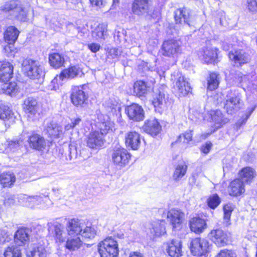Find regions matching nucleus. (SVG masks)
Masks as SVG:
<instances>
[{
  "label": "nucleus",
  "mask_w": 257,
  "mask_h": 257,
  "mask_svg": "<svg viewBox=\"0 0 257 257\" xmlns=\"http://www.w3.org/2000/svg\"><path fill=\"white\" fill-rule=\"evenodd\" d=\"M147 232L151 238L159 237L165 234L166 233L165 221L160 220L152 222Z\"/></svg>",
  "instance_id": "nucleus-15"
},
{
  "label": "nucleus",
  "mask_w": 257,
  "mask_h": 257,
  "mask_svg": "<svg viewBox=\"0 0 257 257\" xmlns=\"http://www.w3.org/2000/svg\"><path fill=\"white\" fill-rule=\"evenodd\" d=\"M148 92V87L144 81H137L134 84V92L138 97L145 96Z\"/></svg>",
  "instance_id": "nucleus-42"
},
{
  "label": "nucleus",
  "mask_w": 257,
  "mask_h": 257,
  "mask_svg": "<svg viewBox=\"0 0 257 257\" xmlns=\"http://www.w3.org/2000/svg\"><path fill=\"white\" fill-rule=\"evenodd\" d=\"M7 82H3L4 83L2 84L0 93L11 96L15 95L19 91V87L17 86V84L15 82L9 83Z\"/></svg>",
  "instance_id": "nucleus-37"
},
{
  "label": "nucleus",
  "mask_w": 257,
  "mask_h": 257,
  "mask_svg": "<svg viewBox=\"0 0 257 257\" xmlns=\"http://www.w3.org/2000/svg\"><path fill=\"white\" fill-rule=\"evenodd\" d=\"M215 257H236V254L232 250L223 249H221Z\"/></svg>",
  "instance_id": "nucleus-56"
},
{
  "label": "nucleus",
  "mask_w": 257,
  "mask_h": 257,
  "mask_svg": "<svg viewBox=\"0 0 257 257\" xmlns=\"http://www.w3.org/2000/svg\"><path fill=\"white\" fill-rule=\"evenodd\" d=\"M152 103L155 108H158L161 110H165L170 105V102L169 100L168 96H166L164 93L160 92L159 94H156L154 96Z\"/></svg>",
  "instance_id": "nucleus-26"
},
{
  "label": "nucleus",
  "mask_w": 257,
  "mask_h": 257,
  "mask_svg": "<svg viewBox=\"0 0 257 257\" xmlns=\"http://www.w3.org/2000/svg\"><path fill=\"white\" fill-rule=\"evenodd\" d=\"M13 74V66L9 62L3 63L0 67V80L2 82H8Z\"/></svg>",
  "instance_id": "nucleus-28"
},
{
  "label": "nucleus",
  "mask_w": 257,
  "mask_h": 257,
  "mask_svg": "<svg viewBox=\"0 0 257 257\" xmlns=\"http://www.w3.org/2000/svg\"><path fill=\"white\" fill-rule=\"evenodd\" d=\"M100 257H116L118 254V244L111 237H107L98 244Z\"/></svg>",
  "instance_id": "nucleus-3"
},
{
  "label": "nucleus",
  "mask_w": 257,
  "mask_h": 257,
  "mask_svg": "<svg viewBox=\"0 0 257 257\" xmlns=\"http://www.w3.org/2000/svg\"><path fill=\"white\" fill-rule=\"evenodd\" d=\"M107 25L105 24H99L92 31V37L97 40H104L107 31Z\"/></svg>",
  "instance_id": "nucleus-44"
},
{
  "label": "nucleus",
  "mask_w": 257,
  "mask_h": 257,
  "mask_svg": "<svg viewBox=\"0 0 257 257\" xmlns=\"http://www.w3.org/2000/svg\"><path fill=\"white\" fill-rule=\"evenodd\" d=\"M48 58L50 65L56 69L63 67L65 62L64 55L58 53L50 54Z\"/></svg>",
  "instance_id": "nucleus-30"
},
{
  "label": "nucleus",
  "mask_w": 257,
  "mask_h": 257,
  "mask_svg": "<svg viewBox=\"0 0 257 257\" xmlns=\"http://www.w3.org/2000/svg\"><path fill=\"white\" fill-rule=\"evenodd\" d=\"M47 225L49 233L53 236L56 242L62 243L65 241L68 234L62 224L48 223Z\"/></svg>",
  "instance_id": "nucleus-9"
},
{
  "label": "nucleus",
  "mask_w": 257,
  "mask_h": 257,
  "mask_svg": "<svg viewBox=\"0 0 257 257\" xmlns=\"http://www.w3.org/2000/svg\"><path fill=\"white\" fill-rule=\"evenodd\" d=\"M192 131H189L186 132L184 134L180 135L177 139V142H182L183 143H188L192 140Z\"/></svg>",
  "instance_id": "nucleus-55"
},
{
  "label": "nucleus",
  "mask_w": 257,
  "mask_h": 257,
  "mask_svg": "<svg viewBox=\"0 0 257 257\" xmlns=\"http://www.w3.org/2000/svg\"><path fill=\"white\" fill-rule=\"evenodd\" d=\"M242 106L241 96L240 93H237L234 96H232L227 99L224 104V108L228 114H233L238 111Z\"/></svg>",
  "instance_id": "nucleus-11"
},
{
  "label": "nucleus",
  "mask_w": 257,
  "mask_h": 257,
  "mask_svg": "<svg viewBox=\"0 0 257 257\" xmlns=\"http://www.w3.org/2000/svg\"><path fill=\"white\" fill-rule=\"evenodd\" d=\"M129 118L136 121L143 120L144 118V111L142 106L136 103L127 106L125 109Z\"/></svg>",
  "instance_id": "nucleus-14"
},
{
  "label": "nucleus",
  "mask_w": 257,
  "mask_h": 257,
  "mask_svg": "<svg viewBox=\"0 0 257 257\" xmlns=\"http://www.w3.org/2000/svg\"><path fill=\"white\" fill-rule=\"evenodd\" d=\"M131 157L127 151L120 146L115 147L111 154L112 162L120 168L128 164Z\"/></svg>",
  "instance_id": "nucleus-7"
},
{
  "label": "nucleus",
  "mask_w": 257,
  "mask_h": 257,
  "mask_svg": "<svg viewBox=\"0 0 257 257\" xmlns=\"http://www.w3.org/2000/svg\"><path fill=\"white\" fill-rule=\"evenodd\" d=\"M96 127L97 130L96 131H98L99 134L102 135V136L104 137L110 131H112L114 123L109 119L107 116H106L105 118L96 123Z\"/></svg>",
  "instance_id": "nucleus-27"
},
{
  "label": "nucleus",
  "mask_w": 257,
  "mask_h": 257,
  "mask_svg": "<svg viewBox=\"0 0 257 257\" xmlns=\"http://www.w3.org/2000/svg\"><path fill=\"white\" fill-rule=\"evenodd\" d=\"M228 56L232 65L237 68L242 67L250 60L249 54L243 49L232 50L229 52Z\"/></svg>",
  "instance_id": "nucleus-6"
},
{
  "label": "nucleus",
  "mask_w": 257,
  "mask_h": 257,
  "mask_svg": "<svg viewBox=\"0 0 257 257\" xmlns=\"http://www.w3.org/2000/svg\"><path fill=\"white\" fill-rule=\"evenodd\" d=\"M202 60L209 64L216 62L217 59V49L216 48H206L201 53Z\"/></svg>",
  "instance_id": "nucleus-32"
},
{
  "label": "nucleus",
  "mask_w": 257,
  "mask_h": 257,
  "mask_svg": "<svg viewBox=\"0 0 257 257\" xmlns=\"http://www.w3.org/2000/svg\"><path fill=\"white\" fill-rule=\"evenodd\" d=\"M84 223L78 219H72L67 223L66 230L70 236H79L80 235Z\"/></svg>",
  "instance_id": "nucleus-17"
},
{
  "label": "nucleus",
  "mask_w": 257,
  "mask_h": 257,
  "mask_svg": "<svg viewBox=\"0 0 257 257\" xmlns=\"http://www.w3.org/2000/svg\"><path fill=\"white\" fill-rule=\"evenodd\" d=\"M81 153H78L77 148L73 145H70L69 146V158L67 160L70 161L75 160L80 157Z\"/></svg>",
  "instance_id": "nucleus-53"
},
{
  "label": "nucleus",
  "mask_w": 257,
  "mask_h": 257,
  "mask_svg": "<svg viewBox=\"0 0 257 257\" xmlns=\"http://www.w3.org/2000/svg\"><path fill=\"white\" fill-rule=\"evenodd\" d=\"M96 234V231L93 227L85 226L84 225L80 235L85 238L92 239L95 237Z\"/></svg>",
  "instance_id": "nucleus-49"
},
{
  "label": "nucleus",
  "mask_w": 257,
  "mask_h": 257,
  "mask_svg": "<svg viewBox=\"0 0 257 257\" xmlns=\"http://www.w3.org/2000/svg\"><path fill=\"white\" fill-rule=\"evenodd\" d=\"M16 181L15 175L11 172H6L0 175V183L4 187L11 186Z\"/></svg>",
  "instance_id": "nucleus-41"
},
{
  "label": "nucleus",
  "mask_w": 257,
  "mask_h": 257,
  "mask_svg": "<svg viewBox=\"0 0 257 257\" xmlns=\"http://www.w3.org/2000/svg\"><path fill=\"white\" fill-rule=\"evenodd\" d=\"M190 229L196 233H199L206 227L205 221L200 217H194L190 220Z\"/></svg>",
  "instance_id": "nucleus-31"
},
{
  "label": "nucleus",
  "mask_w": 257,
  "mask_h": 257,
  "mask_svg": "<svg viewBox=\"0 0 257 257\" xmlns=\"http://www.w3.org/2000/svg\"><path fill=\"white\" fill-rule=\"evenodd\" d=\"M209 236L211 241L218 247L227 245L230 241L229 233L221 228L212 229Z\"/></svg>",
  "instance_id": "nucleus-8"
},
{
  "label": "nucleus",
  "mask_w": 257,
  "mask_h": 257,
  "mask_svg": "<svg viewBox=\"0 0 257 257\" xmlns=\"http://www.w3.org/2000/svg\"><path fill=\"white\" fill-rule=\"evenodd\" d=\"M82 124V120L81 118L77 117L71 119V122L65 125V128L66 131L79 127Z\"/></svg>",
  "instance_id": "nucleus-54"
},
{
  "label": "nucleus",
  "mask_w": 257,
  "mask_h": 257,
  "mask_svg": "<svg viewBox=\"0 0 257 257\" xmlns=\"http://www.w3.org/2000/svg\"><path fill=\"white\" fill-rule=\"evenodd\" d=\"M188 169L185 163L179 164L176 167L172 177L176 181H180L186 174Z\"/></svg>",
  "instance_id": "nucleus-43"
},
{
  "label": "nucleus",
  "mask_w": 257,
  "mask_h": 257,
  "mask_svg": "<svg viewBox=\"0 0 257 257\" xmlns=\"http://www.w3.org/2000/svg\"><path fill=\"white\" fill-rule=\"evenodd\" d=\"M87 47L92 53H96L100 49V45L94 43L87 44Z\"/></svg>",
  "instance_id": "nucleus-63"
},
{
  "label": "nucleus",
  "mask_w": 257,
  "mask_h": 257,
  "mask_svg": "<svg viewBox=\"0 0 257 257\" xmlns=\"http://www.w3.org/2000/svg\"><path fill=\"white\" fill-rule=\"evenodd\" d=\"M174 88L177 91L179 96H185L191 91L190 83L183 76H180L174 85Z\"/></svg>",
  "instance_id": "nucleus-20"
},
{
  "label": "nucleus",
  "mask_w": 257,
  "mask_h": 257,
  "mask_svg": "<svg viewBox=\"0 0 257 257\" xmlns=\"http://www.w3.org/2000/svg\"><path fill=\"white\" fill-rule=\"evenodd\" d=\"M81 73V70L76 66L63 70L60 74V78L62 79H73L77 77Z\"/></svg>",
  "instance_id": "nucleus-36"
},
{
  "label": "nucleus",
  "mask_w": 257,
  "mask_h": 257,
  "mask_svg": "<svg viewBox=\"0 0 257 257\" xmlns=\"http://www.w3.org/2000/svg\"><path fill=\"white\" fill-rule=\"evenodd\" d=\"M211 115L212 121L215 124L218 125L217 127H220L221 125L227 123L229 120L228 118L224 117L222 112L219 110L213 111Z\"/></svg>",
  "instance_id": "nucleus-46"
},
{
  "label": "nucleus",
  "mask_w": 257,
  "mask_h": 257,
  "mask_svg": "<svg viewBox=\"0 0 257 257\" xmlns=\"http://www.w3.org/2000/svg\"><path fill=\"white\" fill-rule=\"evenodd\" d=\"M144 131L151 136H157L161 130V126L156 119L148 120L143 126Z\"/></svg>",
  "instance_id": "nucleus-23"
},
{
  "label": "nucleus",
  "mask_w": 257,
  "mask_h": 257,
  "mask_svg": "<svg viewBox=\"0 0 257 257\" xmlns=\"http://www.w3.org/2000/svg\"><path fill=\"white\" fill-rule=\"evenodd\" d=\"M184 218V213L179 209H172L167 213V219L173 229H180Z\"/></svg>",
  "instance_id": "nucleus-12"
},
{
  "label": "nucleus",
  "mask_w": 257,
  "mask_h": 257,
  "mask_svg": "<svg viewBox=\"0 0 257 257\" xmlns=\"http://www.w3.org/2000/svg\"><path fill=\"white\" fill-rule=\"evenodd\" d=\"M234 209L233 205L231 203H227L223 207L224 221L226 225L229 224L230 216Z\"/></svg>",
  "instance_id": "nucleus-51"
},
{
  "label": "nucleus",
  "mask_w": 257,
  "mask_h": 257,
  "mask_svg": "<svg viewBox=\"0 0 257 257\" xmlns=\"http://www.w3.org/2000/svg\"><path fill=\"white\" fill-rule=\"evenodd\" d=\"M28 232V229L23 228L18 229L14 236L16 244L21 246L27 242L29 239Z\"/></svg>",
  "instance_id": "nucleus-35"
},
{
  "label": "nucleus",
  "mask_w": 257,
  "mask_h": 257,
  "mask_svg": "<svg viewBox=\"0 0 257 257\" xmlns=\"http://www.w3.org/2000/svg\"><path fill=\"white\" fill-rule=\"evenodd\" d=\"M190 249L193 255L207 257L206 254L209 252L210 246L208 240L197 237L190 241Z\"/></svg>",
  "instance_id": "nucleus-4"
},
{
  "label": "nucleus",
  "mask_w": 257,
  "mask_h": 257,
  "mask_svg": "<svg viewBox=\"0 0 257 257\" xmlns=\"http://www.w3.org/2000/svg\"><path fill=\"white\" fill-rule=\"evenodd\" d=\"M64 79L60 78V75L56 76L51 82L49 87L51 90H57L59 88V85H61V81H63Z\"/></svg>",
  "instance_id": "nucleus-57"
},
{
  "label": "nucleus",
  "mask_w": 257,
  "mask_h": 257,
  "mask_svg": "<svg viewBox=\"0 0 257 257\" xmlns=\"http://www.w3.org/2000/svg\"><path fill=\"white\" fill-rule=\"evenodd\" d=\"M125 143L127 147L134 150H137L141 144L140 135L136 131L127 133L125 136Z\"/></svg>",
  "instance_id": "nucleus-18"
},
{
  "label": "nucleus",
  "mask_w": 257,
  "mask_h": 257,
  "mask_svg": "<svg viewBox=\"0 0 257 257\" xmlns=\"http://www.w3.org/2000/svg\"><path fill=\"white\" fill-rule=\"evenodd\" d=\"M24 199L26 201V205H30L31 203L33 204H39L42 203V201L45 202H50L48 198V193L41 194L39 195L28 196L25 195Z\"/></svg>",
  "instance_id": "nucleus-33"
},
{
  "label": "nucleus",
  "mask_w": 257,
  "mask_h": 257,
  "mask_svg": "<svg viewBox=\"0 0 257 257\" xmlns=\"http://www.w3.org/2000/svg\"><path fill=\"white\" fill-rule=\"evenodd\" d=\"M37 101L35 99L28 97L25 100L23 109L26 113L35 114L37 112Z\"/></svg>",
  "instance_id": "nucleus-39"
},
{
  "label": "nucleus",
  "mask_w": 257,
  "mask_h": 257,
  "mask_svg": "<svg viewBox=\"0 0 257 257\" xmlns=\"http://www.w3.org/2000/svg\"><path fill=\"white\" fill-rule=\"evenodd\" d=\"M19 32L13 26L8 27L4 33L5 41L9 45H13L17 40Z\"/></svg>",
  "instance_id": "nucleus-34"
},
{
  "label": "nucleus",
  "mask_w": 257,
  "mask_h": 257,
  "mask_svg": "<svg viewBox=\"0 0 257 257\" xmlns=\"http://www.w3.org/2000/svg\"><path fill=\"white\" fill-rule=\"evenodd\" d=\"M104 137L99 134L98 131L91 132L87 140V146L91 149H97L102 147L104 144Z\"/></svg>",
  "instance_id": "nucleus-19"
},
{
  "label": "nucleus",
  "mask_w": 257,
  "mask_h": 257,
  "mask_svg": "<svg viewBox=\"0 0 257 257\" xmlns=\"http://www.w3.org/2000/svg\"><path fill=\"white\" fill-rule=\"evenodd\" d=\"M13 114L9 108L3 105H0V119L6 120L13 117Z\"/></svg>",
  "instance_id": "nucleus-52"
},
{
  "label": "nucleus",
  "mask_w": 257,
  "mask_h": 257,
  "mask_svg": "<svg viewBox=\"0 0 257 257\" xmlns=\"http://www.w3.org/2000/svg\"><path fill=\"white\" fill-rule=\"evenodd\" d=\"M149 0H134L132 5L133 14L142 16L149 13L150 10Z\"/></svg>",
  "instance_id": "nucleus-16"
},
{
  "label": "nucleus",
  "mask_w": 257,
  "mask_h": 257,
  "mask_svg": "<svg viewBox=\"0 0 257 257\" xmlns=\"http://www.w3.org/2000/svg\"><path fill=\"white\" fill-rule=\"evenodd\" d=\"M22 65L24 74L31 79H39L45 75L43 67L36 61L25 59Z\"/></svg>",
  "instance_id": "nucleus-2"
},
{
  "label": "nucleus",
  "mask_w": 257,
  "mask_h": 257,
  "mask_svg": "<svg viewBox=\"0 0 257 257\" xmlns=\"http://www.w3.org/2000/svg\"><path fill=\"white\" fill-rule=\"evenodd\" d=\"M247 7L249 12L257 13V0H247Z\"/></svg>",
  "instance_id": "nucleus-58"
},
{
  "label": "nucleus",
  "mask_w": 257,
  "mask_h": 257,
  "mask_svg": "<svg viewBox=\"0 0 257 257\" xmlns=\"http://www.w3.org/2000/svg\"><path fill=\"white\" fill-rule=\"evenodd\" d=\"M239 178L244 184L250 183L256 176L255 170L250 167H247L242 168L238 173Z\"/></svg>",
  "instance_id": "nucleus-29"
},
{
  "label": "nucleus",
  "mask_w": 257,
  "mask_h": 257,
  "mask_svg": "<svg viewBox=\"0 0 257 257\" xmlns=\"http://www.w3.org/2000/svg\"><path fill=\"white\" fill-rule=\"evenodd\" d=\"M212 146V144L211 142H206L204 145H202L201 148V151L202 153L207 154L211 147Z\"/></svg>",
  "instance_id": "nucleus-64"
},
{
  "label": "nucleus",
  "mask_w": 257,
  "mask_h": 257,
  "mask_svg": "<svg viewBox=\"0 0 257 257\" xmlns=\"http://www.w3.org/2000/svg\"><path fill=\"white\" fill-rule=\"evenodd\" d=\"M21 254L20 247L14 245L8 247L4 253L5 257H21Z\"/></svg>",
  "instance_id": "nucleus-50"
},
{
  "label": "nucleus",
  "mask_w": 257,
  "mask_h": 257,
  "mask_svg": "<svg viewBox=\"0 0 257 257\" xmlns=\"http://www.w3.org/2000/svg\"><path fill=\"white\" fill-rule=\"evenodd\" d=\"M247 119H248L245 116H242V117L238 119L235 123L234 125V128L237 131L238 130L242 125L246 123Z\"/></svg>",
  "instance_id": "nucleus-61"
},
{
  "label": "nucleus",
  "mask_w": 257,
  "mask_h": 257,
  "mask_svg": "<svg viewBox=\"0 0 257 257\" xmlns=\"http://www.w3.org/2000/svg\"><path fill=\"white\" fill-rule=\"evenodd\" d=\"M72 103L77 107H84L88 100V96L79 87H74L72 89L70 96Z\"/></svg>",
  "instance_id": "nucleus-10"
},
{
  "label": "nucleus",
  "mask_w": 257,
  "mask_h": 257,
  "mask_svg": "<svg viewBox=\"0 0 257 257\" xmlns=\"http://www.w3.org/2000/svg\"><path fill=\"white\" fill-rule=\"evenodd\" d=\"M9 235L5 229H0V243L8 241Z\"/></svg>",
  "instance_id": "nucleus-60"
},
{
  "label": "nucleus",
  "mask_w": 257,
  "mask_h": 257,
  "mask_svg": "<svg viewBox=\"0 0 257 257\" xmlns=\"http://www.w3.org/2000/svg\"><path fill=\"white\" fill-rule=\"evenodd\" d=\"M121 54L120 50L117 48H111L108 50L107 57L108 58L114 59L117 58Z\"/></svg>",
  "instance_id": "nucleus-59"
},
{
  "label": "nucleus",
  "mask_w": 257,
  "mask_h": 257,
  "mask_svg": "<svg viewBox=\"0 0 257 257\" xmlns=\"http://www.w3.org/2000/svg\"><path fill=\"white\" fill-rule=\"evenodd\" d=\"M218 84V75L215 73H211L208 79V89L210 91L214 90L217 88Z\"/></svg>",
  "instance_id": "nucleus-48"
},
{
  "label": "nucleus",
  "mask_w": 257,
  "mask_h": 257,
  "mask_svg": "<svg viewBox=\"0 0 257 257\" xmlns=\"http://www.w3.org/2000/svg\"><path fill=\"white\" fill-rule=\"evenodd\" d=\"M28 142L31 148L38 150H42L46 146L44 137L37 134L31 135L29 137Z\"/></svg>",
  "instance_id": "nucleus-24"
},
{
  "label": "nucleus",
  "mask_w": 257,
  "mask_h": 257,
  "mask_svg": "<svg viewBox=\"0 0 257 257\" xmlns=\"http://www.w3.org/2000/svg\"><path fill=\"white\" fill-rule=\"evenodd\" d=\"M221 198L216 193L210 195L207 199V205L211 209H214L220 204Z\"/></svg>",
  "instance_id": "nucleus-47"
},
{
  "label": "nucleus",
  "mask_w": 257,
  "mask_h": 257,
  "mask_svg": "<svg viewBox=\"0 0 257 257\" xmlns=\"http://www.w3.org/2000/svg\"><path fill=\"white\" fill-rule=\"evenodd\" d=\"M174 18L177 25L182 27L191 25L192 18L189 10L185 8L176 10L174 12Z\"/></svg>",
  "instance_id": "nucleus-13"
},
{
  "label": "nucleus",
  "mask_w": 257,
  "mask_h": 257,
  "mask_svg": "<svg viewBox=\"0 0 257 257\" xmlns=\"http://www.w3.org/2000/svg\"><path fill=\"white\" fill-rule=\"evenodd\" d=\"M82 245V241L79 236H70L66 240L65 247L70 251H75Z\"/></svg>",
  "instance_id": "nucleus-38"
},
{
  "label": "nucleus",
  "mask_w": 257,
  "mask_h": 257,
  "mask_svg": "<svg viewBox=\"0 0 257 257\" xmlns=\"http://www.w3.org/2000/svg\"><path fill=\"white\" fill-rule=\"evenodd\" d=\"M244 183L240 179L233 180L228 187L229 194L232 196H238L245 191Z\"/></svg>",
  "instance_id": "nucleus-22"
},
{
  "label": "nucleus",
  "mask_w": 257,
  "mask_h": 257,
  "mask_svg": "<svg viewBox=\"0 0 257 257\" xmlns=\"http://www.w3.org/2000/svg\"><path fill=\"white\" fill-rule=\"evenodd\" d=\"M200 174V172H193L190 178V183L192 185L199 186V183L197 182V179Z\"/></svg>",
  "instance_id": "nucleus-62"
},
{
  "label": "nucleus",
  "mask_w": 257,
  "mask_h": 257,
  "mask_svg": "<svg viewBox=\"0 0 257 257\" xmlns=\"http://www.w3.org/2000/svg\"><path fill=\"white\" fill-rule=\"evenodd\" d=\"M23 145V140L21 138H15L11 140H7L6 142L7 151L16 152L19 150Z\"/></svg>",
  "instance_id": "nucleus-40"
},
{
  "label": "nucleus",
  "mask_w": 257,
  "mask_h": 257,
  "mask_svg": "<svg viewBox=\"0 0 257 257\" xmlns=\"http://www.w3.org/2000/svg\"><path fill=\"white\" fill-rule=\"evenodd\" d=\"M45 130L48 136L52 138H58L62 135V127L53 120L48 121Z\"/></svg>",
  "instance_id": "nucleus-21"
},
{
  "label": "nucleus",
  "mask_w": 257,
  "mask_h": 257,
  "mask_svg": "<svg viewBox=\"0 0 257 257\" xmlns=\"http://www.w3.org/2000/svg\"><path fill=\"white\" fill-rule=\"evenodd\" d=\"M27 254L29 257H46V251L43 245H37L28 250Z\"/></svg>",
  "instance_id": "nucleus-45"
},
{
  "label": "nucleus",
  "mask_w": 257,
  "mask_h": 257,
  "mask_svg": "<svg viewBox=\"0 0 257 257\" xmlns=\"http://www.w3.org/2000/svg\"><path fill=\"white\" fill-rule=\"evenodd\" d=\"M169 255L172 257H179L182 255V243L180 240L173 239L168 243L167 249Z\"/></svg>",
  "instance_id": "nucleus-25"
},
{
  "label": "nucleus",
  "mask_w": 257,
  "mask_h": 257,
  "mask_svg": "<svg viewBox=\"0 0 257 257\" xmlns=\"http://www.w3.org/2000/svg\"><path fill=\"white\" fill-rule=\"evenodd\" d=\"M162 54L169 57H175L181 52V42L179 40L169 39L162 45Z\"/></svg>",
  "instance_id": "nucleus-5"
},
{
  "label": "nucleus",
  "mask_w": 257,
  "mask_h": 257,
  "mask_svg": "<svg viewBox=\"0 0 257 257\" xmlns=\"http://www.w3.org/2000/svg\"><path fill=\"white\" fill-rule=\"evenodd\" d=\"M0 11L20 21L27 20V10L20 1L12 0L0 7Z\"/></svg>",
  "instance_id": "nucleus-1"
}]
</instances>
